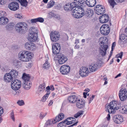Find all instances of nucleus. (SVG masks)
Here are the masks:
<instances>
[{"instance_id": "f257e3e1", "label": "nucleus", "mask_w": 127, "mask_h": 127, "mask_svg": "<svg viewBox=\"0 0 127 127\" xmlns=\"http://www.w3.org/2000/svg\"><path fill=\"white\" fill-rule=\"evenodd\" d=\"M18 58L21 61L28 62L30 61L32 58V53L29 51H24L19 53Z\"/></svg>"}, {"instance_id": "f03ea898", "label": "nucleus", "mask_w": 127, "mask_h": 127, "mask_svg": "<svg viewBox=\"0 0 127 127\" xmlns=\"http://www.w3.org/2000/svg\"><path fill=\"white\" fill-rule=\"evenodd\" d=\"M117 101L116 100H113L111 101L109 104L106 106V111L109 113L114 114L116 111V110H118L120 108V107Z\"/></svg>"}, {"instance_id": "7ed1b4c3", "label": "nucleus", "mask_w": 127, "mask_h": 127, "mask_svg": "<svg viewBox=\"0 0 127 127\" xmlns=\"http://www.w3.org/2000/svg\"><path fill=\"white\" fill-rule=\"evenodd\" d=\"M83 8H80L76 7L74 9L72 12V15L76 18H81L84 15V13H83Z\"/></svg>"}, {"instance_id": "20e7f679", "label": "nucleus", "mask_w": 127, "mask_h": 127, "mask_svg": "<svg viewBox=\"0 0 127 127\" xmlns=\"http://www.w3.org/2000/svg\"><path fill=\"white\" fill-rule=\"evenodd\" d=\"M27 25L25 22H19L15 26L16 31L19 32H22L24 29L27 28Z\"/></svg>"}, {"instance_id": "39448f33", "label": "nucleus", "mask_w": 127, "mask_h": 127, "mask_svg": "<svg viewBox=\"0 0 127 127\" xmlns=\"http://www.w3.org/2000/svg\"><path fill=\"white\" fill-rule=\"evenodd\" d=\"M119 96L120 99L122 101L126 100L127 99V91L126 89L122 88L119 93Z\"/></svg>"}, {"instance_id": "423d86ee", "label": "nucleus", "mask_w": 127, "mask_h": 127, "mask_svg": "<svg viewBox=\"0 0 127 127\" xmlns=\"http://www.w3.org/2000/svg\"><path fill=\"white\" fill-rule=\"evenodd\" d=\"M110 30L109 25L106 24L103 25L100 28L101 33L104 35H107L110 32Z\"/></svg>"}, {"instance_id": "0eeeda50", "label": "nucleus", "mask_w": 127, "mask_h": 127, "mask_svg": "<svg viewBox=\"0 0 127 127\" xmlns=\"http://www.w3.org/2000/svg\"><path fill=\"white\" fill-rule=\"evenodd\" d=\"M21 83L19 80L15 79L11 82V88L13 90H18L21 88Z\"/></svg>"}, {"instance_id": "6e6552de", "label": "nucleus", "mask_w": 127, "mask_h": 127, "mask_svg": "<svg viewBox=\"0 0 127 127\" xmlns=\"http://www.w3.org/2000/svg\"><path fill=\"white\" fill-rule=\"evenodd\" d=\"M60 70L61 74L66 75L69 73L70 70V68L68 65H64L60 67Z\"/></svg>"}, {"instance_id": "1a4fd4ad", "label": "nucleus", "mask_w": 127, "mask_h": 127, "mask_svg": "<svg viewBox=\"0 0 127 127\" xmlns=\"http://www.w3.org/2000/svg\"><path fill=\"white\" fill-rule=\"evenodd\" d=\"M37 33L32 31L29 34L28 39L32 42H38V39Z\"/></svg>"}, {"instance_id": "9d476101", "label": "nucleus", "mask_w": 127, "mask_h": 127, "mask_svg": "<svg viewBox=\"0 0 127 127\" xmlns=\"http://www.w3.org/2000/svg\"><path fill=\"white\" fill-rule=\"evenodd\" d=\"M90 71L87 67L82 66L80 69L79 73L80 75L83 77H86L90 73Z\"/></svg>"}, {"instance_id": "9b49d317", "label": "nucleus", "mask_w": 127, "mask_h": 127, "mask_svg": "<svg viewBox=\"0 0 127 127\" xmlns=\"http://www.w3.org/2000/svg\"><path fill=\"white\" fill-rule=\"evenodd\" d=\"M103 41L104 40H102L101 42H100L101 43H103V44L101 45L100 49L99 50L100 54L102 56H104L106 55V51L108 47V45L106 43H103L104 42Z\"/></svg>"}, {"instance_id": "f8f14e48", "label": "nucleus", "mask_w": 127, "mask_h": 127, "mask_svg": "<svg viewBox=\"0 0 127 127\" xmlns=\"http://www.w3.org/2000/svg\"><path fill=\"white\" fill-rule=\"evenodd\" d=\"M58 60H55V61H57L58 63L60 64H64L67 61V58L63 55H58L57 56Z\"/></svg>"}, {"instance_id": "ddd939ff", "label": "nucleus", "mask_w": 127, "mask_h": 127, "mask_svg": "<svg viewBox=\"0 0 127 127\" xmlns=\"http://www.w3.org/2000/svg\"><path fill=\"white\" fill-rule=\"evenodd\" d=\"M25 46L27 50H33L36 48L35 45L33 43L31 42H26L25 44Z\"/></svg>"}, {"instance_id": "4468645a", "label": "nucleus", "mask_w": 127, "mask_h": 127, "mask_svg": "<svg viewBox=\"0 0 127 127\" xmlns=\"http://www.w3.org/2000/svg\"><path fill=\"white\" fill-rule=\"evenodd\" d=\"M95 11L96 13L98 15L103 14L105 11L104 7L102 5H97L96 6Z\"/></svg>"}, {"instance_id": "2eb2a0df", "label": "nucleus", "mask_w": 127, "mask_h": 127, "mask_svg": "<svg viewBox=\"0 0 127 127\" xmlns=\"http://www.w3.org/2000/svg\"><path fill=\"white\" fill-rule=\"evenodd\" d=\"M60 36L59 32L56 31L52 32L50 35L51 40L53 42H56L58 41Z\"/></svg>"}, {"instance_id": "dca6fc26", "label": "nucleus", "mask_w": 127, "mask_h": 127, "mask_svg": "<svg viewBox=\"0 0 127 127\" xmlns=\"http://www.w3.org/2000/svg\"><path fill=\"white\" fill-rule=\"evenodd\" d=\"M83 13L84 15H85L88 18L91 17L93 14V11L92 10L85 8H83Z\"/></svg>"}, {"instance_id": "f3484780", "label": "nucleus", "mask_w": 127, "mask_h": 127, "mask_svg": "<svg viewBox=\"0 0 127 127\" xmlns=\"http://www.w3.org/2000/svg\"><path fill=\"white\" fill-rule=\"evenodd\" d=\"M8 7L11 10L16 11L19 8V6L18 3L15 2H11L8 5Z\"/></svg>"}, {"instance_id": "a211bd4d", "label": "nucleus", "mask_w": 127, "mask_h": 127, "mask_svg": "<svg viewBox=\"0 0 127 127\" xmlns=\"http://www.w3.org/2000/svg\"><path fill=\"white\" fill-rule=\"evenodd\" d=\"M52 48L53 53L55 54H57L60 52L61 47L59 44L56 43L52 46Z\"/></svg>"}, {"instance_id": "6ab92c4d", "label": "nucleus", "mask_w": 127, "mask_h": 127, "mask_svg": "<svg viewBox=\"0 0 127 127\" xmlns=\"http://www.w3.org/2000/svg\"><path fill=\"white\" fill-rule=\"evenodd\" d=\"M76 102V106L77 108L81 109L84 107L85 106V101L82 99H77Z\"/></svg>"}, {"instance_id": "aec40b11", "label": "nucleus", "mask_w": 127, "mask_h": 127, "mask_svg": "<svg viewBox=\"0 0 127 127\" xmlns=\"http://www.w3.org/2000/svg\"><path fill=\"white\" fill-rule=\"evenodd\" d=\"M113 120L115 123L117 124L121 123L124 121L123 117L119 115L115 116L113 118Z\"/></svg>"}, {"instance_id": "412c9836", "label": "nucleus", "mask_w": 127, "mask_h": 127, "mask_svg": "<svg viewBox=\"0 0 127 127\" xmlns=\"http://www.w3.org/2000/svg\"><path fill=\"white\" fill-rule=\"evenodd\" d=\"M100 22L102 23H106L109 20V16L106 14L102 15L99 19Z\"/></svg>"}, {"instance_id": "4be33fe9", "label": "nucleus", "mask_w": 127, "mask_h": 127, "mask_svg": "<svg viewBox=\"0 0 127 127\" xmlns=\"http://www.w3.org/2000/svg\"><path fill=\"white\" fill-rule=\"evenodd\" d=\"M86 3L89 6L93 7L95 5L96 3V1L95 0H86Z\"/></svg>"}, {"instance_id": "5701e85b", "label": "nucleus", "mask_w": 127, "mask_h": 127, "mask_svg": "<svg viewBox=\"0 0 127 127\" xmlns=\"http://www.w3.org/2000/svg\"><path fill=\"white\" fill-rule=\"evenodd\" d=\"M77 98L75 95H72L69 96L68 98V100L71 103H74L76 102Z\"/></svg>"}, {"instance_id": "b1692460", "label": "nucleus", "mask_w": 127, "mask_h": 127, "mask_svg": "<svg viewBox=\"0 0 127 127\" xmlns=\"http://www.w3.org/2000/svg\"><path fill=\"white\" fill-rule=\"evenodd\" d=\"M98 64H99L98 63L97 64H94L93 65H90L89 66L90 71L92 72H94L97 70V69L99 68Z\"/></svg>"}, {"instance_id": "393cba45", "label": "nucleus", "mask_w": 127, "mask_h": 127, "mask_svg": "<svg viewBox=\"0 0 127 127\" xmlns=\"http://www.w3.org/2000/svg\"><path fill=\"white\" fill-rule=\"evenodd\" d=\"M4 79L6 82H10L13 79V77L10 73H6L4 76Z\"/></svg>"}, {"instance_id": "a878e982", "label": "nucleus", "mask_w": 127, "mask_h": 127, "mask_svg": "<svg viewBox=\"0 0 127 127\" xmlns=\"http://www.w3.org/2000/svg\"><path fill=\"white\" fill-rule=\"evenodd\" d=\"M8 19L5 17H1L0 18V24L5 25L8 23Z\"/></svg>"}, {"instance_id": "bb28decb", "label": "nucleus", "mask_w": 127, "mask_h": 127, "mask_svg": "<svg viewBox=\"0 0 127 127\" xmlns=\"http://www.w3.org/2000/svg\"><path fill=\"white\" fill-rule=\"evenodd\" d=\"M30 76L29 74L25 73H24L22 77V79L24 81L23 83L30 82Z\"/></svg>"}, {"instance_id": "cd10ccee", "label": "nucleus", "mask_w": 127, "mask_h": 127, "mask_svg": "<svg viewBox=\"0 0 127 127\" xmlns=\"http://www.w3.org/2000/svg\"><path fill=\"white\" fill-rule=\"evenodd\" d=\"M74 1L78 7V8H83L82 6L83 7V3L84 2V0H74Z\"/></svg>"}, {"instance_id": "c85d7f7f", "label": "nucleus", "mask_w": 127, "mask_h": 127, "mask_svg": "<svg viewBox=\"0 0 127 127\" xmlns=\"http://www.w3.org/2000/svg\"><path fill=\"white\" fill-rule=\"evenodd\" d=\"M44 21V19L42 17H38L37 18L32 19L31 20V23H34L39 22L40 23H43Z\"/></svg>"}, {"instance_id": "c756f323", "label": "nucleus", "mask_w": 127, "mask_h": 127, "mask_svg": "<svg viewBox=\"0 0 127 127\" xmlns=\"http://www.w3.org/2000/svg\"><path fill=\"white\" fill-rule=\"evenodd\" d=\"M32 86L31 83L30 81L24 82L23 84V86L24 88L26 90L29 89Z\"/></svg>"}, {"instance_id": "7c9ffc66", "label": "nucleus", "mask_w": 127, "mask_h": 127, "mask_svg": "<svg viewBox=\"0 0 127 127\" xmlns=\"http://www.w3.org/2000/svg\"><path fill=\"white\" fill-rule=\"evenodd\" d=\"M10 73L13 78H16L18 75V72L16 70L12 69L10 72Z\"/></svg>"}, {"instance_id": "2f4dec72", "label": "nucleus", "mask_w": 127, "mask_h": 127, "mask_svg": "<svg viewBox=\"0 0 127 127\" xmlns=\"http://www.w3.org/2000/svg\"><path fill=\"white\" fill-rule=\"evenodd\" d=\"M64 117V115L63 113H61L58 116H57L55 120L56 121V122H59L62 120Z\"/></svg>"}, {"instance_id": "473e14b6", "label": "nucleus", "mask_w": 127, "mask_h": 127, "mask_svg": "<svg viewBox=\"0 0 127 127\" xmlns=\"http://www.w3.org/2000/svg\"><path fill=\"white\" fill-rule=\"evenodd\" d=\"M120 111L122 114H127V105H125L122 106Z\"/></svg>"}, {"instance_id": "72a5a7b5", "label": "nucleus", "mask_w": 127, "mask_h": 127, "mask_svg": "<svg viewBox=\"0 0 127 127\" xmlns=\"http://www.w3.org/2000/svg\"><path fill=\"white\" fill-rule=\"evenodd\" d=\"M45 84L44 82L39 86L38 91L39 92H43L45 90Z\"/></svg>"}, {"instance_id": "f704fd0d", "label": "nucleus", "mask_w": 127, "mask_h": 127, "mask_svg": "<svg viewBox=\"0 0 127 127\" xmlns=\"http://www.w3.org/2000/svg\"><path fill=\"white\" fill-rule=\"evenodd\" d=\"M23 6L26 7L27 5L28 2L26 0H17Z\"/></svg>"}, {"instance_id": "c9c22d12", "label": "nucleus", "mask_w": 127, "mask_h": 127, "mask_svg": "<svg viewBox=\"0 0 127 127\" xmlns=\"http://www.w3.org/2000/svg\"><path fill=\"white\" fill-rule=\"evenodd\" d=\"M50 94V91H47L46 93L42 98L41 99V101L42 102H44L46 100V99L48 98Z\"/></svg>"}, {"instance_id": "e433bc0d", "label": "nucleus", "mask_w": 127, "mask_h": 127, "mask_svg": "<svg viewBox=\"0 0 127 127\" xmlns=\"http://www.w3.org/2000/svg\"><path fill=\"white\" fill-rule=\"evenodd\" d=\"M56 121L55 119H52L48 120L46 122L47 125H52L55 124L56 123Z\"/></svg>"}, {"instance_id": "4c0bfd02", "label": "nucleus", "mask_w": 127, "mask_h": 127, "mask_svg": "<svg viewBox=\"0 0 127 127\" xmlns=\"http://www.w3.org/2000/svg\"><path fill=\"white\" fill-rule=\"evenodd\" d=\"M64 10L67 11L72 10V8H71L70 3L65 4L64 6Z\"/></svg>"}, {"instance_id": "58836bf2", "label": "nucleus", "mask_w": 127, "mask_h": 127, "mask_svg": "<svg viewBox=\"0 0 127 127\" xmlns=\"http://www.w3.org/2000/svg\"><path fill=\"white\" fill-rule=\"evenodd\" d=\"M71 119L72 120V123H73V124L70 125L68 126V127H71L74 126H77V124L78 122L77 121L76 122V119L75 118L71 117Z\"/></svg>"}, {"instance_id": "ea45409f", "label": "nucleus", "mask_w": 127, "mask_h": 127, "mask_svg": "<svg viewBox=\"0 0 127 127\" xmlns=\"http://www.w3.org/2000/svg\"><path fill=\"white\" fill-rule=\"evenodd\" d=\"M71 118V117L68 118L64 121V122L66 123L67 125L71 124L73 123Z\"/></svg>"}, {"instance_id": "a19ab883", "label": "nucleus", "mask_w": 127, "mask_h": 127, "mask_svg": "<svg viewBox=\"0 0 127 127\" xmlns=\"http://www.w3.org/2000/svg\"><path fill=\"white\" fill-rule=\"evenodd\" d=\"M120 38L122 41L124 42L127 40V36L124 34H122L121 35Z\"/></svg>"}, {"instance_id": "79ce46f5", "label": "nucleus", "mask_w": 127, "mask_h": 127, "mask_svg": "<svg viewBox=\"0 0 127 127\" xmlns=\"http://www.w3.org/2000/svg\"><path fill=\"white\" fill-rule=\"evenodd\" d=\"M84 111L82 110H80L78 111L76 114L74 115V117L76 118L80 116L83 114Z\"/></svg>"}, {"instance_id": "37998d69", "label": "nucleus", "mask_w": 127, "mask_h": 127, "mask_svg": "<svg viewBox=\"0 0 127 127\" xmlns=\"http://www.w3.org/2000/svg\"><path fill=\"white\" fill-rule=\"evenodd\" d=\"M54 2L53 0L50 1L48 3L47 6V7L48 8H51L54 5Z\"/></svg>"}, {"instance_id": "c03bdc74", "label": "nucleus", "mask_w": 127, "mask_h": 127, "mask_svg": "<svg viewBox=\"0 0 127 127\" xmlns=\"http://www.w3.org/2000/svg\"><path fill=\"white\" fill-rule=\"evenodd\" d=\"M109 3L111 6L112 8L114 7L115 5L116 4L114 0H108Z\"/></svg>"}, {"instance_id": "a18cd8bd", "label": "nucleus", "mask_w": 127, "mask_h": 127, "mask_svg": "<svg viewBox=\"0 0 127 127\" xmlns=\"http://www.w3.org/2000/svg\"><path fill=\"white\" fill-rule=\"evenodd\" d=\"M50 64L47 61L45 62V63L43 64V68L45 69H48L50 67Z\"/></svg>"}, {"instance_id": "49530a36", "label": "nucleus", "mask_w": 127, "mask_h": 127, "mask_svg": "<svg viewBox=\"0 0 127 127\" xmlns=\"http://www.w3.org/2000/svg\"><path fill=\"white\" fill-rule=\"evenodd\" d=\"M67 124L64 122V121L59 123L58 125V127H65Z\"/></svg>"}, {"instance_id": "de8ad7c7", "label": "nucleus", "mask_w": 127, "mask_h": 127, "mask_svg": "<svg viewBox=\"0 0 127 127\" xmlns=\"http://www.w3.org/2000/svg\"><path fill=\"white\" fill-rule=\"evenodd\" d=\"M71 5V8H72V10L76 8V7L78 8V7L76 5V4L75 2L74 1L70 4Z\"/></svg>"}, {"instance_id": "09e8293b", "label": "nucleus", "mask_w": 127, "mask_h": 127, "mask_svg": "<svg viewBox=\"0 0 127 127\" xmlns=\"http://www.w3.org/2000/svg\"><path fill=\"white\" fill-rule=\"evenodd\" d=\"M14 24L13 23H11L9 24L6 26V28L7 29H12L14 26Z\"/></svg>"}, {"instance_id": "8fccbe9b", "label": "nucleus", "mask_w": 127, "mask_h": 127, "mask_svg": "<svg viewBox=\"0 0 127 127\" xmlns=\"http://www.w3.org/2000/svg\"><path fill=\"white\" fill-rule=\"evenodd\" d=\"M123 55V52H121L120 53L117 55L116 57L117 58H122Z\"/></svg>"}, {"instance_id": "3c124183", "label": "nucleus", "mask_w": 127, "mask_h": 127, "mask_svg": "<svg viewBox=\"0 0 127 127\" xmlns=\"http://www.w3.org/2000/svg\"><path fill=\"white\" fill-rule=\"evenodd\" d=\"M17 103L20 106L23 105L25 104L24 101L22 100H18Z\"/></svg>"}, {"instance_id": "603ef678", "label": "nucleus", "mask_w": 127, "mask_h": 127, "mask_svg": "<svg viewBox=\"0 0 127 127\" xmlns=\"http://www.w3.org/2000/svg\"><path fill=\"white\" fill-rule=\"evenodd\" d=\"M15 16L19 19H21L22 18V14L18 13H16L15 15Z\"/></svg>"}, {"instance_id": "864d4df0", "label": "nucleus", "mask_w": 127, "mask_h": 127, "mask_svg": "<svg viewBox=\"0 0 127 127\" xmlns=\"http://www.w3.org/2000/svg\"><path fill=\"white\" fill-rule=\"evenodd\" d=\"M6 14L5 11H0V16L1 17H5V16L6 15Z\"/></svg>"}, {"instance_id": "5fc2aeb1", "label": "nucleus", "mask_w": 127, "mask_h": 127, "mask_svg": "<svg viewBox=\"0 0 127 127\" xmlns=\"http://www.w3.org/2000/svg\"><path fill=\"white\" fill-rule=\"evenodd\" d=\"M47 114V113L43 114L42 112L40 114V118L41 119H43L46 116Z\"/></svg>"}, {"instance_id": "6e6d98bb", "label": "nucleus", "mask_w": 127, "mask_h": 127, "mask_svg": "<svg viewBox=\"0 0 127 127\" xmlns=\"http://www.w3.org/2000/svg\"><path fill=\"white\" fill-rule=\"evenodd\" d=\"M10 117L13 121H15L14 115V113L13 111H12L11 113Z\"/></svg>"}, {"instance_id": "4d7b16f0", "label": "nucleus", "mask_w": 127, "mask_h": 127, "mask_svg": "<svg viewBox=\"0 0 127 127\" xmlns=\"http://www.w3.org/2000/svg\"><path fill=\"white\" fill-rule=\"evenodd\" d=\"M95 96V95H93L91 97H90L88 98V99L89 102V104H90V103H91V102L93 100Z\"/></svg>"}, {"instance_id": "13d9d810", "label": "nucleus", "mask_w": 127, "mask_h": 127, "mask_svg": "<svg viewBox=\"0 0 127 127\" xmlns=\"http://www.w3.org/2000/svg\"><path fill=\"white\" fill-rule=\"evenodd\" d=\"M3 112V108L0 106V116H1Z\"/></svg>"}, {"instance_id": "bf43d9fd", "label": "nucleus", "mask_w": 127, "mask_h": 127, "mask_svg": "<svg viewBox=\"0 0 127 127\" xmlns=\"http://www.w3.org/2000/svg\"><path fill=\"white\" fill-rule=\"evenodd\" d=\"M116 43L115 42H114L113 43L111 47V51H113V47H115L116 46Z\"/></svg>"}, {"instance_id": "052dcab7", "label": "nucleus", "mask_w": 127, "mask_h": 127, "mask_svg": "<svg viewBox=\"0 0 127 127\" xmlns=\"http://www.w3.org/2000/svg\"><path fill=\"white\" fill-rule=\"evenodd\" d=\"M5 3V2L4 0H0V4L1 5H3Z\"/></svg>"}, {"instance_id": "680f3d73", "label": "nucleus", "mask_w": 127, "mask_h": 127, "mask_svg": "<svg viewBox=\"0 0 127 127\" xmlns=\"http://www.w3.org/2000/svg\"><path fill=\"white\" fill-rule=\"evenodd\" d=\"M110 113H109V114L107 115V116L106 117L108 121H109L110 119V116L109 114Z\"/></svg>"}, {"instance_id": "e2e57ef3", "label": "nucleus", "mask_w": 127, "mask_h": 127, "mask_svg": "<svg viewBox=\"0 0 127 127\" xmlns=\"http://www.w3.org/2000/svg\"><path fill=\"white\" fill-rule=\"evenodd\" d=\"M50 90L52 91H53L54 90V86L53 85H51L50 86Z\"/></svg>"}, {"instance_id": "0e129e2a", "label": "nucleus", "mask_w": 127, "mask_h": 127, "mask_svg": "<svg viewBox=\"0 0 127 127\" xmlns=\"http://www.w3.org/2000/svg\"><path fill=\"white\" fill-rule=\"evenodd\" d=\"M125 0H116V2H120L121 3L124 1H125Z\"/></svg>"}, {"instance_id": "69168bd1", "label": "nucleus", "mask_w": 127, "mask_h": 127, "mask_svg": "<svg viewBox=\"0 0 127 127\" xmlns=\"http://www.w3.org/2000/svg\"><path fill=\"white\" fill-rule=\"evenodd\" d=\"M50 90H51L49 86L47 87L46 88V90L47 91H47H49L50 92Z\"/></svg>"}, {"instance_id": "338daca9", "label": "nucleus", "mask_w": 127, "mask_h": 127, "mask_svg": "<svg viewBox=\"0 0 127 127\" xmlns=\"http://www.w3.org/2000/svg\"><path fill=\"white\" fill-rule=\"evenodd\" d=\"M27 64V66L29 68L32 65V63H29Z\"/></svg>"}, {"instance_id": "774afa93", "label": "nucleus", "mask_w": 127, "mask_h": 127, "mask_svg": "<svg viewBox=\"0 0 127 127\" xmlns=\"http://www.w3.org/2000/svg\"><path fill=\"white\" fill-rule=\"evenodd\" d=\"M87 93L84 92L83 93V96L85 98H86L87 97Z\"/></svg>"}]
</instances>
